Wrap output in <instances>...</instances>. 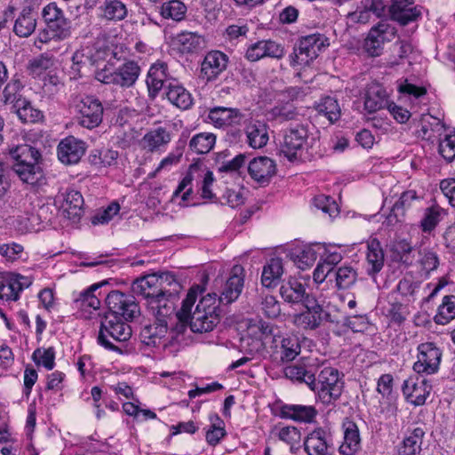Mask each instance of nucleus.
Returning a JSON list of instances; mask_svg holds the SVG:
<instances>
[{
    "label": "nucleus",
    "instance_id": "nucleus-4",
    "mask_svg": "<svg viewBox=\"0 0 455 455\" xmlns=\"http://www.w3.org/2000/svg\"><path fill=\"white\" fill-rule=\"evenodd\" d=\"M308 142L307 126L303 124H291L283 131L280 143V154L293 162L302 156Z\"/></svg>",
    "mask_w": 455,
    "mask_h": 455
},
{
    "label": "nucleus",
    "instance_id": "nucleus-32",
    "mask_svg": "<svg viewBox=\"0 0 455 455\" xmlns=\"http://www.w3.org/2000/svg\"><path fill=\"white\" fill-rule=\"evenodd\" d=\"M267 124L259 120H251L245 127L248 145L252 148H261L268 141Z\"/></svg>",
    "mask_w": 455,
    "mask_h": 455
},
{
    "label": "nucleus",
    "instance_id": "nucleus-41",
    "mask_svg": "<svg viewBox=\"0 0 455 455\" xmlns=\"http://www.w3.org/2000/svg\"><path fill=\"white\" fill-rule=\"evenodd\" d=\"M367 262L371 266L368 274L373 275L379 273L384 266V251L377 238H371L367 244Z\"/></svg>",
    "mask_w": 455,
    "mask_h": 455
},
{
    "label": "nucleus",
    "instance_id": "nucleus-3",
    "mask_svg": "<svg viewBox=\"0 0 455 455\" xmlns=\"http://www.w3.org/2000/svg\"><path fill=\"white\" fill-rule=\"evenodd\" d=\"M310 389L323 404H331L340 397L343 391V382L339 379V371L332 367L323 368L318 377L313 379Z\"/></svg>",
    "mask_w": 455,
    "mask_h": 455
},
{
    "label": "nucleus",
    "instance_id": "nucleus-48",
    "mask_svg": "<svg viewBox=\"0 0 455 455\" xmlns=\"http://www.w3.org/2000/svg\"><path fill=\"white\" fill-rule=\"evenodd\" d=\"M199 172L200 170L196 164H192L189 166L188 172L186 173V175L184 176V178L182 179V180L180 182L177 188L173 192L172 199L180 196L181 193V200L183 202H188L190 199L193 194L192 181L195 179L196 173H197V176H201L199 174Z\"/></svg>",
    "mask_w": 455,
    "mask_h": 455
},
{
    "label": "nucleus",
    "instance_id": "nucleus-1",
    "mask_svg": "<svg viewBox=\"0 0 455 455\" xmlns=\"http://www.w3.org/2000/svg\"><path fill=\"white\" fill-rule=\"evenodd\" d=\"M220 321V308L215 292L202 297L195 310L189 313V327L193 332H209Z\"/></svg>",
    "mask_w": 455,
    "mask_h": 455
},
{
    "label": "nucleus",
    "instance_id": "nucleus-14",
    "mask_svg": "<svg viewBox=\"0 0 455 455\" xmlns=\"http://www.w3.org/2000/svg\"><path fill=\"white\" fill-rule=\"evenodd\" d=\"M28 140L24 132L17 143L12 142L9 147V156L13 161L12 170L24 183L28 182Z\"/></svg>",
    "mask_w": 455,
    "mask_h": 455
},
{
    "label": "nucleus",
    "instance_id": "nucleus-46",
    "mask_svg": "<svg viewBox=\"0 0 455 455\" xmlns=\"http://www.w3.org/2000/svg\"><path fill=\"white\" fill-rule=\"evenodd\" d=\"M202 43V37L193 32L184 31L173 38V44L181 53H190L196 51Z\"/></svg>",
    "mask_w": 455,
    "mask_h": 455
},
{
    "label": "nucleus",
    "instance_id": "nucleus-30",
    "mask_svg": "<svg viewBox=\"0 0 455 455\" xmlns=\"http://www.w3.org/2000/svg\"><path fill=\"white\" fill-rule=\"evenodd\" d=\"M280 295L285 302L291 304H304L307 297H314L307 293L304 284L294 277H290L281 285Z\"/></svg>",
    "mask_w": 455,
    "mask_h": 455
},
{
    "label": "nucleus",
    "instance_id": "nucleus-40",
    "mask_svg": "<svg viewBox=\"0 0 455 455\" xmlns=\"http://www.w3.org/2000/svg\"><path fill=\"white\" fill-rule=\"evenodd\" d=\"M99 9L101 18L108 21H122L128 15L127 6L121 0H104Z\"/></svg>",
    "mask_w": 455,
    "mask_h": 455
},
{
    "label": "nucleus",
    "instance_id": "nucleus-20",
    "mask_svg": "<svg viewBox=\"0 0 455 455\" xmlns=\"http://www.w3.org/2000/svg\"><path fill=\"white\" fill-rule=\"evenodd\" d=\"M85 150V143L83 140L68 136L58 146V158L64 164H75L80 161Z\"/></svg>",
    "mask_w": 455,
    "mask_h": 455
},
{
    "label": "nucleus",
    "instance_id": "nucleus-6",
    "mask_svg": "<svg viewBox=\"0 0 455 455\" xmlns=\"http://www.w3.org/2000/svg\"><path fill=\"white\" fill-rule=\"evenodd\" d=\"M303 306L306 310L293 315L292 322L297 327L305 330H315L324 321L331 322L329 319L330 314L323 309L315 296L307 297Z\"/></svg>",
    "mask_w": 455,
    "mask_h": 455
},
{
    "label": "nucleus",
    "instance_id": "nucleus-63",
    "mask_svg": "<svg viewBox=\"0 0 455 455\" xmlns=\"http://www.w3.org/2000/svg\"><path fill=\"white\" fill-rule=\"evenodd\" d=\"M245 156L239 154L230 160L219 163L218 171L220 172H233L238 171L245 162Z\"/></svg>",
    "mask_w": 455,
    "mask_h": 455
},
{
    "label": "nucleus",
    "instance_id": "nucleus-62",
    "mask_svg": "<svg viewBox=\"0 0 455 455\" xmlns=\"http://www.w3.org/2000/svg\"><path fill=\"white\" fill-rule=\"evenodd\" d=\"M317 251L315 247H305L297 256V264L300 269H306L315 262L317 259Z\"/></svg>",
    "mask_w": 455,
    "mask_h": 455
},
{
    "label": "nucleus",
    "instance_id": "nucleus-9",
    "mask_svg": "<svg viewBox=\"0 0 455 455\" xmlns=\"http://www.w3.org/2000/svg\"><path fill=\"white\" fill-rule=\"evenodd\" d=\"M328 45V38L323 34L315 33L302 36L298 47L294 49L293 61L299 65L308 64Z\"/></svg>",
    "mask_w": 455,
    "mask_h": 455
},
{
    "label": "nucleus",
    "instance_id": "nucleus-11",
    "mask_svg": "<svg viewBox=\"0 0 455 455\" xmlns=\"http://www.w3.org/2000/svg\"><path fill=\"white\" fill-rule=\"evenodd\" d=\"M159 285L161 283L158 282L157 274H152L135 280L132 289L133 293L147 299L148 307L152 314L162 315V309L152 304L154 301L158 304V301L163 299Z\"/></svg>",
    "mask_w": 455,
    "mask_h": 455
},
{
    "label": "nucleus",
    "instance_id": "nucleus-12",
    "mask_svg": "<svg viewBox=\"0 0 455 455\" xmlns=\"http://www.w3.org/2000/svg\"><path fill=\"white\" fill-rule=\"evenodd\" d=\"M417 362L413 370L417 373L434 374L438 369L442 360V351L434 342H425L418 346Z\"/></svg>",
    "mask_w": 455,
    "mask_h": 455
},
{
    "label": "nucleus",
    "instance_id": "nucleus-38",
    "mask_svg": "<svg viewBox=\"0 0 455 455\" xmlns=\"http://www.w3.org/2000/svg\"><path fill=\"white\" fill-rule=\"evenodd\" d=\"M197 298V291L195 289H190L187 294L186 299L182 301V306L180 311L176 313L178 323L175 327L172 329V333L175 335L183 334L189 325V313Z\"/></svg>",
    "mask_w": 455,
    "mask_h": 455
},
{
    "label": "nucleus",
    "instance_id": "nucleus-19",
    "mask_svg": "<svg viewBox=\"0 0 455 455\" xmlns=\"http://www.w3.org/2000/svg\"><path fill=\"white\" fill-rule=\"evenodd\" d=\"M228 57L220 51L207 52L201 64V76L207 82H212L227 69Z\"/></svg>",
    "mask_w": 455,
    "mask_h": 455
},
{
    "label": "nucleus",
    "instance_id": "nucleus-13",
    "mask_svg": "<svg viewBox=\"0 0 455 455\" xmlns=\"http://www.w3.org/2000/svg\"><path fill=\"white\" fill-rule=\"evenodd\" d=\"M78 124L87 129L98 127L103 118V106L93 96L83 98L76 105Z\"/></svg>",
    "mask_w": 455,
    "mask_h": 455
},
{
    "label": "nucleus",
    "instance_id": "nucleus-58",
    "mask_svg": "<svg viewBox=\"0 0 455 455\" xmlns=\"http://www.w3.org/2000/svg\"><path fill=\"white\" fill-rule=\"evenodd\" d=\"M261 309L264 315L268 318H276L281 314V307L278 300L270 294L261 296Z\"/></svg>",
    "mask_w": 455,
    "mask_h": 455
},
{
    "label": "nucleus",
    "instance_id": "nucleus-42",
    "mask_svg": "<svg viewBox=\"0 0 455 455\" xmlns=\"http://www.w3.org/2000/svg\"><path fill=\"white\" fill-rule=\"evenodd\" d=\"M315 109L319 115L324 116L331 124L338 121L341 116V108L337 99L325 96L315 103Z\"/></svg>",
    "mask_w": 455,
    "mask_h": 455
},
{
    "label": "nucleus",
    "instance_id": "nucleus-31",
    "mask_svg": "<svg viewBox=\"0 0 455 455\" xmlns=\"http://www.w3.org/2000/svg\"><path fill=\"white\" fill-rule=\"evenodd\" d=\"M389 105L386 90L379 84L370 85L365 92L364 108L368 113H375Z\"/></svg>",
    "mask_w": 455,
    "mask_h": 455
},
{
    "label": "nucleus",
    "instance_id": "nucleus-2",
    "mask_svg": "<svg viewBox=\"0 0 455 455\" xmlns=\"http://www.w3.org/2000/svg\"><path fill=\"white\" fill-rule=\"evenodd\" d=\"M131 326L116 315L106 314L100 321V327L98 334V343L108 350L123 354V350L109 340L124 343L132 337Z\"/></svg>",
    "mask_w": 455,
    "mask_h": 455
},
{
    "label": "nucleus",
    "instance_id": "nucleus-35",
    "mask_svg": "<svg viewBox=\"0 0 455 455\" xmlns=\"http://www.w3.org/2000/svg\"><path fill=\"white\" fill-rule=\"evenodd\" d=\"M166 98L180 109H188L193 104V99L188 91L180 85L176 80L171 81L166 85Z\"/></svg>",
    "mask_w": 455,
    "mask_h": 455
},
{
    "label": "nucleus",
    "instance_id": "nucleus-18",
    "mask_svg": "<svg viewBox=\"0 0 455 455\" xmlns=\"http://www.w3.org/2000/svg\"><path fill=\"white\" fill-rule=\"evenodd\" d=\"M304 450L307 455H333L330 435L322 427L315 428L306 436Z\"/></svg>",
    "mask_w": 455,
    "mask_h": 455
},
{
    "label": "nucleus",
    "instance_id": "nucleus-27",
    "mask_svg": "<svg viewBox=\"0 0 455 455\" xmlns=\"http://www.w3.org/2000/svg\"><path fill=\"white\" fill-rule=\"evenodd\" d=\"M317 415L314 406L302 404H283L279 408L278 416L297 422L311 423Z\"/></svg>",
    "mask_w": 455,
    "mask_h": 455
},
{
    "label": "nucleus",
    "instance_id": "nucleus-54",
    "mask_svg": "<svg viewBox=\"0 0 455 455\" xmlns=\"http://www.w3.org/2000/svg\"><path fill=\"white\" fill-rule=\"evenodd\" d=\"M441 212L442 209L438 205L427 207L420 220L421 230L425 233L434 230L441 220Z\"/></svg>",
    "mask_w": 455,
    "mask_h": 455
},
{
    "label": "nucleus",
    "instance_id": "nucleus-61",
    "mask_svg": "<svg viewBox=\"0 0 455 455\" xmlns=\"http://www.w3.org/2000/svg\"><path fill=\"white\" fill-rule=\"evenodd\" d=\"M120 211V205L116 202L111 203L107 208L97 212L92 219L93 225L105 224L112 220Z\"/></svg>",
    "mask_w": 455,
    "mask_h": 455
},
{
    "label": "nucleus",
    "instance_id": "nucleus-28",
    "mask_svg": "<svg viewBox=\"0 0 455 455\" xmlns=\"http://www.w3.org/2000/svg\"><path fill=\"white\" fill-rule=\"evenodd\" d=\"M208 118L215 127L240 125L243 115L237 108L215 107L209 111Z\"/></svg>",
    "mask_w": 455,
    "mask_h": 455
},
{
    "label": "nucleus",
    "instance_id": "nucleus-43",
    "mask_svg": "<svg viewBox=\"0 0 455 455\" xmlns=\"http://www.w3.org/2000/svg\"><path fill=\"white\" fill-rule=\"evenodd\" d=\"M425 434L423 427H415L410 435L404 438L398 451L399 455H416L419 453Z\"/></svg>",
    "mask_w": 455,
    "mask_h": 455
},
{
    "label": "nucleus",
    "instance_id": "nucleus-36",
    "mask_svg": "<svg viewBox=\"0 0 455 455\" xmlns=\"http://www.w3.org/2000/svg\"><path fill=\"white\" fill-rule=\"evenodd\" d=\"M419 201V197L415 190H407L402 193L398 201L393 205L389 215L387 217L388 225H393L401 220L404 216L405 211L413 205L414 202Z\"/></svg>",
    "mask_w": 455,
    "mask_h": 455
},
{
    "label": "nucleus",
    "instance_id": "nucleus-29",
    "mask_svg": "<svg viewBox=\"0 0 455 455\" xmlns=\"http://www.w3.org/2000/svg\"><path fill=\"white\" fill-rule=\"evenodd\" d=\"M30 156L35 161V164L30 163V193H45L47 180L41 167L42 155L39 148L30 146Z\"/></svg>",
    "mask_w": 455,
    "mask_h": 455
},
{
    "label": "nucleus",
    "instance_id": "nucleus-37",
    "mask_svg": "<svg viewBox=\"0 0 455 455\" xmlns=\"http://www.w3.org/2000/svg\"><path fill=\"white\" fill-rule=\"evenodd\" d=\"M33 208L30 212V229L38 232L42 229L41 225L51 221L52 206L45 197L40 198L32 203Z\"/></svg>",
    "mask_w": 455,
    "mask_h": 455
},
{
    "label": "nucleus",
    "instance_id": "nucleus-10",
    "mask_svg": "<svg viewBox=\"0 0 455 455\" xmlns=\"http://www.w3.org/2000/svg\"><path fill=\"white\" fill-rule=\"evenodd\" d=\"M271 346V360L283 364L293 361L300 353L299 339L294 335H274Z\"/></svg>",
    "mask_w": 455,
    "mask_h": 455
},
{
    "label": "nucleus",
    "instance_id": "nucleus-57",
    "mask_svg": "<svg viewBox=\"0 0 455 455\" xmlns=\"http://www.w3.org/2000/svg\"><path fill=\"white\" fill-rule=\"evenodd\" d=\"M277 430L276 435L279 440L289 444L291 449L300 443L301 434L299 428L293 426H286L282 427H275Z\"/></svg>",
    "mask_w": 455,
    "mask_h": 455
},
{
    "label": "nucleus",
    "instance_id": "nucleus-25",
    "mask_svg": "<svg viewBox=\"0 0 455 455\" xmlns=\"http://www.w3.org/2000/svg\"><path fill=\"white\" fill-rule=\"evenodd\" d=\"M171 81H175V79L170 76L168 66L165 62L153 64L148 70L146 81L149 95L156 97L163 88L166 89V85Z\"/></svg>",
    "mask_w": 455,
    "mask_h": 455
},
{
    "label": "nucleus",
    "instance_id": "nucleus-26",
    "mask_svg": "<svg viewBox=\"0 0 455 455\" xmlns=\"http://www.w3.org/2000/svg\"><path fill=\"white\" fill-rule=\"evenodd\" d=\"M343 442L339 448L341 455H355L361 448V437L357 425L346 418L342 422Z\"/></svg>",
    "mask_w": 455,
    "mask_h": 455
},
{
    "label": "nucleus",
    "instance_id": "nucleus-47",
    "mask_svg": "<svg viewBox=\"0 0 455 455\" xmlns=\"http://www.w3.org/2000/svg\"><path fill=\"white\" fill-rule=\"evenodd\" d=\"M357 276V272L353 267L344 265L335 269L332 280L339 290H346L355 283Z\"/></svg>",
    "mask_w": 455,
    "mask_h": 455
},
{
    "label": "nucleus",
    "instance_id": "nucleus-52",
    "mask_svg": "<svg viewBox=\"0 0 455 455\" xmlns=\"http://www.w3.org/2000/svg\"><path fill=\"white\" fill-rule=\"evenodd\" d=\"M187 13V6L180 0H169L162 4L161 15L164 19L182 20Z\"/></svg>",
    "mask_w": 455,
    "mask_h": 455
},
{
    "label": "nucleus",
    "instance_id": "nucleus-56",
    "mask_svg": "<svg viewBox=\"0 0 455 455\" xmlns=\"http://www.w3.org/2000/svg\"><path fill=\"white\" fill-rule=\"evenodd\" d=\"M32 359L37 366H44L46 370H52L55 365V354L52 347L36 349Z\"/></svg>",
    "mask_w": 455,
    "mask_h": 455
},
{
    "label": "nucleus",
    "instance_id": "nucleus-64",
    "mask_svg": "<svg viewBox=\"0 0 455 455\" xmlns=\"http://www.w3.org/2000/svg\"><path fill=\"white\" fill-rule=\"evenodd\" d=\"M334 271L335 269H332L331 265H328V263H324L323 261H320L313 273L314 281L318 283H323L326 278L332 281Z\"/></svg>",
    "mask_w": 455,
    "mask_h": 455
},
{
    "label": "nucleus",
    "instance_id": "nucleus-55",
    "mask_svg": "<svg viewBox=\"0 0 455 455\" xmlns=\"http://www.w3.org/2000/svg\"><path fill=\"white\" fill-rule=\"evenodd\" d=\"M48 30L52 33V37L59 39L68 38L71 34V26L64 14L47 25Z\"/></svg>",
    "mask_w": 455,
    "mask_h": 455
},
{
    "label": "nucleus",
    "instance_id": "nucleus-39",
    "mask_svg": "<svg viewBox=\"0 0 455 455\" xmlns=\"http://www.w3.org/2000/svg\"><path fill=\"white\" fill-rule=\"evenodd\" d=\"M172 140L169 131L164 127H157L148 131L141 139V146L144 149L154 152L166 146Z\"/></svg>",
    "mask_w": 455,
    "mask_h": 455
},
{
    "label": "nucleus",
    "instance_id": "nucleus-22",
    "mask_svg": "<svg viewBox=\"0 0 455 455\" xmlns=\"http://www.w3.org/2000/svg\"><path fill=\"white\" fill-rule=\"evenodd\" d=\"M156 317L154 323L146 324L140 331V340L147 346L156 347L168 331V320L172 316L153 314Z\"/></svg>",
    "mask_w": 455,
    "mask_h": 455
},
{
    "label": "nucleus",
    "instance_id": "nucleus-17",
    "mask_svg": "<svg viewBox=\"0 0 455 455\" xmlns=\"http://www.w3.org/2000/svg\"><path fill=\"white\" fill-rule=\"evenodd\" d=\"M57 199L61 201L62 215L72 220L77 222L84 213V198L82 194L74 188H67L64 192L57 196Z\"/></svg>",
    "mask_w": 455,
    "mask_h": 455
},
{
    "label": "nucleus",
    "instance_id": "nucleus-51",
    "mask_svg": "<svg viewBox=\"0 0 455 455\" xmlns=\"http://www.w3.org/2000/svg\"><path fill=\"white\" fill-rule=\"evenodd\" d=\"M455 318V296L447 295L443 299L434 320L437 324H447Z\"/></svg>",
    "mask_w": 455,
    "mask_h": 455
},
{
    "label": "nucleus",
    "instance_id": "nucleus-15",
    "mask_svg": "<svg viewBox=\"0 0 455 455\" xmlns=\"http://www.w3.org/2000/svg\"><path fill=\"white\" fill-rule=\"evenodd\" d=\"M244 268L241 265H235L230 275L225 282L220 293L218 295L219 303L228 305L235 301L242 293L244 285Z\"/></svg>",
    "mask_w": 455,
    "mask_h": 455
},
{
    "label": "nucleus",
    "instance_id": "nucleus-59",
    "mask_svg": "<svg viewBox=\"0 0 455 455\" xmlns=\"http://www.w3.org/2000/svg\"><path fill=\"white\" fill-rule=\"evenodd\" d=\"M271 113L273 116L283 121L295 120L299 116L297 108L291 103L275 106Z\"/></svg>",
    "mask_w": 455,
    "mask_h": 455
},
{
    "label": "nucleus",
    "instance_id": "nucleus-7",
    "mask_svg": "<svg viewBox=\"0 0 455 455\" xmlns=\"http://www.w3.org/2000/svg\"><path fill=\"white\" fill-rule=\"evenodd\" d=\"M109 315L122 316L125 321H132L140 314V306L132 294H126L119 291L108 292L105 299Z\"/></svg>",
    "mask_w": 455,
    "mask_h": 455
},
{
    "label": "nucleus",
    "instance_id": "nucleus-24",
    "mask_svg": "<svg viewBox=\"0 0 455 455\" xmlns=\"http://www.w3.org/2000/svg\"><path fill=\"white\" fill-rule=\"evenodd\" d=\"M414 0H393L389 7V14L393 20L402 26L416 21L421 15L418 6H411Z\"/></svg>",
    "mask_w": 455,
    "mask_h": 455
},
{
    "label": "nucleus",
    "instance_id": "nucleus-23",
    "mask_svg": "<svg viewBox=\"0 0 455 455\" xmlns=\"http://www.w3.org/2000/svg\"><path fill=\"white\" fill-rule=\"evenodd\" d=\"M248 172L251 178L262 185L268 184L276 173V165L274 160L267 156H259L250 161Z\"/></svg>",
    "mask_w": 455,
    "mask_h": 455
},
{
    "label": "nucleus",
    "instance_id": "nucleus-50",
    "mask_svg": "<svg viewBox=\"0 0 455 455\" xmlns=\"http://www.w3.org/2000/svg\"><path fill=\"white\" fill-rule=\"evenodd\" d=\"M216 142V136L212 132H201L192 137L188 147L193 152L203 155L210 152Z\"/></svg>",
    "mask_w": 455,
    "mask_h": 455
},
{
    "label": "nucleus",
    "instance_id": "nucleus-8",
    "mask_svg": "<svg viewBox=\"0 0 455 455\" xmlns=\"http://www.w3.org/2000/svg\"><path fill=\"white\" fill-rule=\"evenodd\" d=\"M396 32L395 28L388 20H380L370 29L364 40L363 48L365 52L372 57L379 56L384 44L394 40Z\"/></svg>",
    "mask_w": 455,
    "mask_h": 455
},
{
    "label": "nucleus",
    "instance_id": "nucleus-45",
    "mask_svg": "<svg viewBox=\"0 0 455 455\" xmlns=\"http://www.w3.org/2000/svg\"><path fill=\"white\" fill-rule=\"evenodd\" d=\"M286 378L299 382L306 383L309 387L315 379L313 367L305 363H296L284 369Z\"/></svg>",
    "mask_w": 455,
    "mask_h": 455
},
{
    "label": "nucleus",
    "instance_id": "nucleus-33",
    "mask_svg": "<svg viewBox=\"0 0 455 455\" xmlns=\"http://www.w3.org/2000/svg\"><path fill=\"white\" fill-rule=\"evenodd\" d=\"M140 67L134 60H126L115 69L116 84L129 88L134 85L140 75Z\"/></svg>",
    "mask_w": 455,
    "mask_h": 455
},
{
    "label": "nucleus",
    "instance_id": "nucleus-44",
    "mask_svg": "<svg viewBox=\"0 0 455 455\" xmlns=\"http://www.w3.org/2000/svg\"><path fill=\"white\" fill-rule=\"evenodd\" d=\"M108 282H101L99 283H94L91 285L85 291L80 292L79 297L75 299V303L77 304V307L82 308H92L93 310L99 309L100 306V297L101 293L95 294V291L107 284Z\"/></svg>",
    "mask_w": 455,
    "mask_h": 455
},
{
    "label": "nucleus",
    "instance_id": "nucleus-53",
    "mask_svg": "<svg viewBox=\"0 0 455 455\" xmlns=\"http://www.w3.org/2000/svg\"><path fill=\"white\" fill-rule=\"evenodd\" d=\"M210 420L212 425L206 432L205 438L210 445L215 446L226 435L224 421L216 413L210 416Z\"/></svg>",
    "mask_w": 455,
    "mask_h": 455
},
{
    "label": "nucleus",
    "instance_id": "nucleus-5",
    "mask_svg": "<svg viewBox=\"0 0 455 455\" xmlns=\"http://www.w3.org/2000/svg\"><path fill=\"white\" fill-rule=\"evenodd\" d=\"M157 278L158 282L161 283L159 289L162 290L160 291L163 299L158 301V304H156V301L152 302V304L162 309V315L172 316L175 312L181 285L175 275L169 272L157 275Z\"/></svg>",
    "mask_w": 455,
    "mask_h": 455
},
{
    "label": "nucleus",
    "instance_id": "nucleus-34",
    "mask_svg": "<svg viewBox=\"0 0 455 455\" xmlns=\"http://www.w3.org/2000/svg\"><path fill=\"white\" fill-rule=\"evenodd\" d=\"M283 275V264L280 258L270 259L263 267L261 273V284L267 289H273L278 285Z\"/></svg>",
    "mask_w": 455,
    "mask_h": 455
},
{
    "label": "nucleus",
    "instance_id": "nucleus-16",
    "mask_svg": "<svg viewBox=\"0 0 455 455\" xmlns=\"http://www.w3.org/2000/svg\"><path fill=\"white\" fill-rule=\"evenodd\" d=\"M24 84L19 79H12L7 84L4 90V101L12 104V111L14 113L21 123L26 124L28 116V100L20 94Z\"/></svg>",
    "mask_w": 455,
    "mask_h": 455
},
{
    "label": "nucleus",
    "instance_id": "nucleus-21",
    "mask_svg": "<svg viewBox=\"0 0 455 455\" xmlns=\"http://www.w3.org/2000/svg\"><path fill=\"white\" fill-rule=\"evenodd\" d=\"M402 389L409 403L415 406H420L425 404L427 397L430 394L431 386L424 379L411 377L404 380Z\"/></svg>",
    "mask_w": 455,
    "mask_h": 455
},
{
    "label": "nucleus",
    "instance_id": "nucleus-49",
    "mask_svg": "<svg viewBox=\"0 0 455 455\" xmlns=\"http://www.w3.org/2000/svg\"><path fill=\"white\" fill-rule=\"evenodd\" d=\"M118 152L109 148L93 149L89 155V162L97 168H106L116 163Z\"/></svg>",
    "mask_w": 455,
    "mask_h": 455
},
{
    "label": "nucleus",
    "instance_id": "nucleus-60",
    "mask_svg": "<svg viewBox=\"0 0 455 455\" xmlns=\"http://www.w3.org/2000/svg\"><path fill=\"white\" fill-rule=\"evenodd\" d=\"M438 151L440 155L448 162L455 158V132L448 134L439 143Z\"/></svg>",
    "mask_w": 455,
    "mask_h": 455
}]
</instances>
